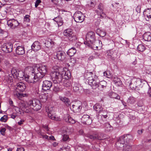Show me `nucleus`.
<instances>
[{"mask_svg": "<svg viewBox=\"0 0 151 151\" xmlns=\"http://www.w3.org/2000/svg\"><path fill=\"white\" fill-rule=\"evenodd\" d=\"M132 138V136L130 134L124 135L120 137L115 144V147L118 150H121L123 147V151H130L131 146L129 143Z\"/></svg>", "mask_w": 151, "mask_h": 151, "instance_id": "f257e3e1", "label": "nucleus"}, {"mask_svg": "<svg viewBox=\"0 0 151 151\" xmlns=\"http://www.w3.org/2000/svg\"><path fill=\"white\" fill-rule=\"evenodd\" d=\"M37 71H38L35 68L31 73H32V76H30L29 79L32 82H33V83H35L38 81L44 76V74L39 71L37 72Z\"/></svg>", "mask_w": 151, "mask_h": 151, "instance_id": "f03ea898", "label": "nucleus"}, {"mask_svg": "<svg viewBox=\"0 0 151 151\" xmlns=\"http://www.w3.org/2000/svg\"><path fill=\"white\" fill-rule=\"evenodd\" d=\"M86 41L84 42L85 44H88L89 45L92 44L93 47L98 48V47L95 44L96 42L95 33L94 32H88L86 35Z\"/></svg>", "mask_w": 151, "mask_h": 151, "instance_id": "7ed1b4c3", "label": "nucleus"}, {"mask_svg": "<svg viewBox=\"0 0 151 151\" xmlns=\"http://www.w3.org/2000/svg\"><path fill=\"white\" fill-rule=\"evenodd\" d=\"M87 137L92 140H102L108 138L106 135L103 133H96L87 135Z\"/></svg>", "mask_w": 151, "mask_h": 151, "instance_id": "20e7f679", "label": "nucleus"}, {"mask_svg": "<svg viewBox=\"0 0 151 151\" xmlns=\"http://www.w3.org/2000/svg\"><path fill=\"white\" fill-rule=\"evenodd\" d=\"M51 76L54 83H60L63 80L62 73L57 71L54 72L51 74Z\"/></svg>", "mask_w": 151, "mask_h": 151, "instance_id": "39448f33", "label": "nucleus"}, {"mask_svg": "<svg viewBox=\"0 0 151 151\" xmlns=\"http://www.w3.org/2000/svg\"><path fill=\"white\" fill-rule=\"evenodd\" d=\"M27 104L31 106H32L33 109L35 111L39 110L41 107L40 102L39 100L37 99L30 100L28 101Z\"/></svg>", "mask_w": 151, "mask_h": 151, "instance_id": "423d86ee", "label": "nucleus"}, {"mask_svg": "<svg viewBox=\"0 0 151 151\" xmlns=\"http://www.w3.org/2000/svg\"><path fill=\"white\" fill-rule=\"evenodd\" d=\"M13 45L11 42L4 43L1 47L2 50L6 53H9L12 52L13 50Z\"/></svg>", "mask_w": 151, "mask_h": 151, "instance_id": "0eeeda50", "label": "nucleus"}, {"mask_svg": "<svg viewBox=\"0 0 151 151\" xmlns=\"http://www.w3.org/2000/svg\"><path fill=\"white\" fill-rule=\"evenodd\" d=\"M73 18L75 21L77 22L81 23L84 20V16L80 11H77L74 14Z\"/></svg>", "mask_w": 151, "mask_h": 151, "instance_id": "6e6552de", "label": "nucleus"}, {"mask_svg": "<svg viewBox=\"0 0 151 151\" xmlns=\"http://www.w3.org/2000/svg\"><path fill=\"white\" fill-rule=\"evenodd\" d=\"M104 5L102 3H100L98 6L97 9L95 10L96 13L100 16L101 18H102L106 16V15L104 12Z\"/></svg>", "mask_w": 151, "mask_h": 151, "instance_id": "1a4fd4ad", "label": "nucleus"}, {"mask_svg": "<svg viewBox=\"0 0 151 151\" xmlns=\"http://www.w3.org/2000/svg\"><path fill=\"white\" fill-rule=\"evenodd\" d=\"M7 24L12 29H15L19 25V23L17 20L13 19L8 20Z\"/></svg>", "mask_w": 151, "mask_h": 151, "instance_id": "9d476101", "label": "nucleus"}, {"mask_svg": "<svg viewBox=\"0 0 151 151\" xmlns=\"http://www.w3.org/2000/svg\"><path fill=\"white\" fill-rule=\"evenodd\" d=\"M52 83L50 81L45 80L43 81L42 85V89L43 90L46 91L49 90L52 86Z\"/></svg>", "mask_w": 151, "mask_h": 151, "instance_id": "9b49d317", "label": "nucleus"}, {"mask_svg": "<svg viewBox=\"0 0 151 151\" xmlns=\"http://www.w3.org/2000/svg\"><path fill=\"white\" fill-rule=\"evenodd\" d=\"M81 120L83 123L86 125L91 124L92 122V120L89 115L87 114L84 115L82 117Z\"/></svg>", "mask_w": 151, "mask_h": 151, "instance_id": "f8f14e48", "label": "nucleus"}, {"mask_svg": "<svg viewBox=\"0 0 151 151\" xmlns=\"http://www.w3.org/2000/svg\"><path fill=\"white\" fill-rule=\"evenodd\" d=\"M100 113L101 114V116L98 118L99 121L101 123H102L106 121V119L107 117V112L106 111L103 110Z\"/></svg>", "mask_w": 151, "mask_h": 151, "instance_id": "ddd939ff", "label": "nucleus"}, {"mask_svg": "<svg viewBox=\"0 0 151 151\" xmlns=\"http://www.w3.org/2000/svg\"><path fill=\"white\" fill-rule=\"evenodd\" d=\"M81 103L79 102L72 106L73 110L74 112H79L82 108Z\"/></svg>", "mask_w": 151, "mask_h": 151, "instance_id": "4468645a", "label": "nucleus"}, {"mask_svg": "<svg viewBox=\"0 0 151 151\" xmlns=\"http://www.w3.org/2000/svg\"><path fill=\"white\" fill-rule=\"evenodd\" d=\"M40 43L38 41L35 42L31 46L32 49L34 51H37L41 48Z\"/></svg>", "mask_w": 151, "mask_h": 151, "instance_id": "2eb2a0df", "label": "nucleus"}, {"mask_svg": "<svg viewBox=\"0 0 151 151\" xmlns=\"http://www.w3.org/2000/svg\"><path fill=\"white\" fill-rule=\"evenodd\" d=\"M108 58L112 60H114L117 55L116 52L112 50H108L107 52Z\"/></svg>", "mask_w": 151, "mask_h": 151, "instance_id": "dca6fc26", "label": "nucleus"}, {"mask_svg": "<svg viewBox=\"0 0 151 151\" xmlns=\"http://www.w3.org/2000/svg\"><path fill=\"white\" fill-rule=\"evenodd\" d=\"M56 56L58 60L63 61L65 58L66 54L64 51H59L57 52Z\"/></svg>", "mask_w": 151, "mask_h": 151, "instance_id": "f3484780", "label": "nucleus"}, {"mask_svg": "<svg viewBox=\"0 0 151 151\" xmlns=\"http://www.w3.org/2000/svg\"><path fill=\"white\" fill-rule=\"evenodd\" d=\"M126 83L127 85H129L131 89L136 90L137 87V82L136 81L132 82L131 80H127L126 81Z\"/></svg>", "mask_w": 151, "mask_h": 151, "instance_id": "a211bd4d", "label": "nucleus"}, {"mask_svg": "<svg viewBox=\"0 0 151 151\" xmlns=\"http://www.w3.org/2000/svg\"><path fill=\"white\" fill-rule=\"evenodd\" d=\"M88 83L91 86L93 89H95L97 88H98L99 83L95 79H93L92 80H90Z\"/></svg>", "mask_w": 151, "mask_h": 151, "instance_id": "6ab92c4d", "label": "nucleus"}, {"mask_svg": "<svg viewBox=\"0 0 151 151\" xmlns=\"http://www.w3.org/2000/svg\"><path fill=\"white\" fill-rule=\"evenodd\" d=\"M16 52L19 55H22L25 53L24 47L23 46H19L16 49Z\"/></svg>", "mask_w": 151, "mask_h": 151, "instance_id": "aec40b11", "label": "nucleus"}, {"mask_svg": "<svg viewBox=\"0 0 151 151\" xmlns=\"http://www.w3.org/2000/svg\"><path fill=\"white\" fill-rule=\"evenodd\" d=\"M26 88L25 85L23 83L20 82L17 83V91H19L20 92H23Z\"/></svg>", "mask_w": 151, "mask_h": 151, "instance_id": "412c9836", "label": "nucleus"}, {"mask_svg": "<svg viewBox=\"0 0 151 151\" xmlns=\"http://www.w3.org/2000/svg\"><path fill=\"white\" fill-rule=\"evenodd\" d=\"M143 38L145 41H150L151 40V33L150 32L145 33L143 35Z\"/></svg>", "mask_w": 151, "mask_h": 151, "instance_id": "4be33fe9", "label": "nucleus"}, {"mask_svg": "<svg viewBox=\"0 0 151 151\" xmlns=\"http://www.w3.org/2000/svg\"><path fill=\"white\" fill-rule=\"evenodd\" d=\"M60 99L64 103V104L67 106H69L70 104L69 99L65 97H60Z\"/></svg>", "mask_w": 151, "mask_h": 151, "instance_id": "5701e85b", "label": "nucleus"}, {"mask_svg": "<svg viewBox=\"0 0 151 151\" xmlns=\"http://www.w3.org/2000/svg\"><path fill=\"white\" fill-rule=\"evenodd\" d=\"M53 20L57 23L59 26H61L63 24V22L62 18L60 16H58V17H55Z\"/></svg>", "mask_w": 151, "mask_h": 151, "instance_id": "b1692460", "label": "nucleus"}, {"mask_svg": "<svg viewBox=\"0 0 151 151\" xmlns=\"http://www.w3.org/2000/svg\"><path fill=\"white\" fill-rule=\"evenodd\" d=\"M93 109L97 111L98 112L100 113L103 110V108L102 105L99 104H96L93 106Z\"/></svg>", "mask_w": 151, "mask_h": 151, "instance_id": "393cba45", "label": "nucleus"}, {"mask_svg": "<svg viewBox=\"0 0 151 151\" xmlns=\"http://www.w3.org/2000/svg\"><path fill=\"white\" fill-rule=\"evenodd\" d=\"M36 69L38 71L40 72L41 73H42L44 74L47 71L46 65H42L38 68H37Z\"/></svg>", "mask_w": 151, "mask_h": 151, "instance_id": "a878e982", "label": "nucleus"}, {"mask_svg": "<svg viewBox=\"0 0 151 151\" xmlns=\"http://www.w3.org/2000/svg\"><path fill=\"white\" fill-rule=\"evenodd\" d=\"M73 33L72 30L71 29H68L65 30L63 32V34L64 36L67 37L68 38L71 36Z\"/></svg>", "mask_w": 151, "mask_h": 151, "instance_id": "bb28decb", "label": "nucleus"}, {"mask_svg": "<svg viewBox=\"0 0 151 151\" xmlns=\"http://www.w3.org/2000/svg\"><path fill=\"white\" fill-rule=\"evenodd\" d=\"M144 15L148 19L151 18V8H147L143 12Z\"/></svg>", "mask_w": 151, "mask_h": 151, "instance_id": "cd10ccee", "label": "nucleus"}, {"mask_svg": "<svg viewBox=\"0 0 151 151\" xmlns=\"http://www.w3.org/2000/svg\"><path fill=\"white\" fill-rule=\"evenodd\" d=\"M19 108L24 112L26 113H28L29 112V110L27 109V108L26 107L25 104L24 103H22L19 104Z\"/></svg>", "mask_w": 151, "mask_h": 151, "instance_id": "c85d7f7f", "label": "nucleus"}, {"mask_svg": "<svg viewBox=\"0 0 151 151\" xmlns=\"http://www.w3.org/2000/svg\"><path fill=\"white\" fill-rule=\"evenodd\" d=\"M76 52L75 48L73 47L69 49L67 52V54L70 56H73Z\"/></svg>", "mask_w": 151, "mask_h": 151, "instance_id": "c756f323", "label": "nucleus"}, {"mask_svg": "<svg viewBox=\"0 0 151 151\" xmlns=\"http://www.w3.org/2000/svg\"><path fill=\"white\" fill-rule=\"evenodd\" d=\"M63 86L66 87H68L70 86L71 85V83L70 81L68 79H63Z\"/></svg>", "mask_w": 151, "mask_h": 151, "instance_id": "7c9ffc66", "label": "nucleus"}, {"mask_svg": "<svg viewBox=\"0 0 151 151\" xmlns=\"http://www.w3.org/2000/svg\"><path fill=\"white\" fill-rule=\"evenodd\" d=\"M106 82L105 81H101L100 82L99 84L98 89L100 91H103L106 87Z\"/></svg>", "mask_w": 151, "mask_h": 151, "instance_id": "2f4dec72", "label": "nucleus"}, {"mask_svg": "<svg viewBox=\"0 0 151 151\" xmlns=\"http://www.w3.org/2000/svg\"><path fill=\"white\" fill-rule=\"evenodd\" d=\"M136 101V99L132 96H130L127 101V103L128 105L134 104Z\"/></svg>", "mask_w": 151, "mask_h": 151, "instance_id": "473e14b6", "label": "nucleus"}, {"mask_svg": "<svg viewBox=\"0 0 151 151\" xmlns=\"http://www.w3.org/2000/svg\"><path fill=\"white\" fill-rule=\"evenodd\" d=\"M62 75H64V79H68L71 77V73L69 70L66 71H63L62 73Z\"/></svg>", "mask_w": 151, "mask_h": 151, "instance_id": "72a5a7b5", "label": "nucleus"}, {"mask_svg": "<svg viewBox=\"0 0 151 151\" xmlns=\"http://www.w3.org/2000/svg\"><path fill=\"white\" fill-rule=\"evenodd\" d=\"M60 89V83H54L53 88V90L55 92H59Z\"/></svg>", "mask_w": 151, "mask_h": 151, "instance_id": "f704fd0d", "label": "nucleus"}, {"mask_svg": "<svg viewBox=\"0 0 151 151\" xmlns=\"http://www.w3.org/2000/svg\"><path fill=\"white\" fill-rule=\"evenodd\" d=\"M96 33L100 36L104 37L106 35V33L104 31L100 30L99 29H98L96 30Z\"/></svg>", "mask_w": 151, "mask_h": 151, "instance_id": "c9c22d12", "label": "nucleus"}, {"mask_svg": "<svg viewBox=\"0 0 151 151\" xmlns=\"http://www.w3.org/2000/svg\"><path fill=\"white\" fill-rule=\"evenodd\" d=\"M109 96L112 98L116 99H120V97L117 93L114 92H111L109 94Z\"/></svg>", "mask_w": 151, "mask_h": 151, "instance_id": "e433bc0d", "label": "nucleus"}, {"mask_svg": "<svg viewBox=\"0 0 151 151\" xmlns=\"http://www.w3.org/2000/svg\"><path fill=\"white\" fill-rule=\"evenodd\" d=\"M113 81L118 86H120L122 84V82L119 78L118 77H114Z\"/></svg>", "mask_w": 151, "mask_h": 151, "instance_id": "4c0bfd02", "label": "nucleus"}, {"mask_svg": "<svg viewBox=\"0 0 151 151\" xmlns=\"http://www.w3.org/2000/svg\"><path fill=\"white\" fill-rule=\"evenodd\" d=\"M32 76V73H31V74H30L29 75H28L27 74H25L24 73V78L25 79V81L28 82L29 83H33V82H32L29 79L30 77V76Z\"/></svg>", "mask_w": 151, "mask_h": 151, "instance_id": "58836bf2", "label": "nucleus"}, {"mask_svg": "<svg viewBox=\"0 0 151 151\" xmlns=\"http://www.w3.org/2000/svg\"><path fill=\"white\" fill-rule=\"evenodd\" d=\"M92 72L88 73L85 76L86 78L88 80V82L90 81V80H92L93 79L92 76Z\"/></svg>", "mask_w": 151, "mask_h": 151, "instance_id": "ea45409f", "label": "nucleus"}, {"mask_svg": "<svg viewBox=\"0 0 151 151\" xmlns=\"http://www.w3.org/2000/svg\"><path fill=\"white\" fill-rule=\"evenodd\" d=\"M145 49V46L142 44L139 45L137 47L138 50L140 52H143Z\"/></svg>", "mask_w": 151, "mask_h": 151, "instance_id": "a19ab883", "label": "nucleus"}, {"mask_svg": "<svg viewBox=\"0 0 151 151\" xmlns=\"http://www.w3.org/2000/svg\"><path fill=\"white\" fill-rule=\"evenodd\" d=\"M19 70H17L15 69H12L11 70V73L14 77H16L17 78Z\"/></svg>", "mask_w": 151, "mask_h": 151, "instance_id": "79ce46f5", "label": "nucleus"}, {"mask_svg": "<svg viewBox=\"0 0 151 151\" xmlns=\"http://www.w3.org/2000/svg\"><path fill=\"white\" fill-rule=\"evenodd\" d=\"M68 38L70 41L72 42L76 41L77 39L76 36L74 35L73 33H72V34L71 36L68 37Z\"/></svg>", "mask_w": 151, "mask_h": 151, "instance_id": "37998d69", "label": "nucleus"}, {"mask_svg": "<svg viewBox=\"0 0 151 151\" xmlns=\"http://www.w3.org/2000/svg\"><path fill=\"white\" fill-rule=\"evenodd\" d=\"M14 95L15 96L17 97L19 99H22V97L24 96V94L19 93V92L16 93L15 92L14 93Z\"/></svg>", "mask_w": 151, "mask_h": 151, "instance_id": "c03bdc74", "label": "nucleus"}, {"mask_svg": "<svg viewBox=\"0 0 151 151\" xmlns=\"http://www.w3.org/2000/svg\"><path fill=\"white\" fill-rule=\"evenodd\" d=\"M105 127L106 129V130L108 131H110L112 128L111 126L109 123H106L105 124Z\"/></svg>", "mask_w": 151, "mask_h": 151, "instance_id": "a18cd8bd", "label": "nucleus"}, {"mask_svg": "<svg viewBox=\"0 0 151 151\" xmlns=\"http://www.w3.org/2000/svg\"><path fill=\"white\" fill-rule=\"evenodd\" d=\"M24 75V73L22 71L19 70L17 78H23Z\"/></svg>", "mask_w": 151, "mask_h": 151, "instance_id": "49530a36", "label": "nucleus"}, {"mask_svg": "<svg viewBox=\"0 0 151 151\" xmlns=\"http://www.w3.org/2000/svg\"><path fill=\"white\" fill-rule=\"evenodd\" d=\"M78 85L77 83L74 84L73 86V89L75 92H77L78 91L79 89Z\"/></svg>", "mask_w": 151, "mask_h": 151, "instance_id": "de8ad7c7", "label": "nucleus"}, {"mask_svg": "<svg viewBox=\"0 0 151 151\" xmlns=\"http://www.w3.org/2000/svg\"><path fill=\"white\" fill-rule=\"evenodd\" d=\"M62 140L63 141H68L69 140V138L68 135L64 134L63 136Z\"/></svg>", "mask_w": 151, "mask_h": 151, "instance_id": "09e8293b", "label": "nucleus"}, {"mask_svg": "<svg viewBox=\"0 0 151 151\" xmlns=\"http://www.w3.org/2000/svg\"><path fill=\"white\" fill-rule=\"evenodd\" d=\"M52 112V111H51L50 112L49 111L48 112V116L49 118L52 119V120H55V117L52 115L51 114Z\"/></svg>", "mask_w": 151, "mask_h": 151, "instance_id": "8fccbe9b", "label": "nucleus"}, {"mask_svg": "<svg viewBox=\"0 0 151 151\" xmlns=\"http://www.w3.org/2000/svg\"><path fill=\"white\" fill-rule=\"evenodd\" d=\"M7 119V116L5 115L1 117L0 119V121L2 122H5L6 121Z\"/></svg>", "mask_w": 151, "mask_h": 151, "instance_id": "3c124183", "label": "nucleus"}, {"mask_svg": "<svg viewBox=\"0 0 151 151\" xmlns=\"http://www.w3.org/2000/svg\"><path fill=\"white\" fill-rule=\"evenodd\" d=\"M69 118V119L68 122L71 124H73L75 123L76 121L75 120L72 118L70 116Z\"/></svg>", "mask_w": 151, "mask_h": 151, "instance_id": "603ef678", "label": "nucleus"}, {"mask_svg": "<svg viewBox=\"0 0 151 151\" xmlns=\"http://www.w3.org/2000/svg\"><path fill=\"white\" fill-rule=\"evenodd\" d=\"M108 71H105L104 72V76L108 78H110L111 77V75L109 73L108 74Z\"/></svg>", "mask_w": 151, "mask_h": 151, "instance_id": "864d4df0", "label": "nucleus"}, {"mask_svg": "<svg viewBox=\"0 0 151 151\" xmlns=\"http://www.w3.org/2000/svg\"><path fill=\"white\" fill-rule=\"evenodd\" d=\"M70 116H69V115L68 114H66L65 115L64 117V119L65 120V122H68L69 119V118H70Z\"/></svg>", "mask_w": 151, "mask_h": 151, "instance_id": "5fc2aeb1", "label": "nucleus"}, {"mask_svg": "<svg viewBox=\"0 0 151 151\" xmlns=\"http://www.w3.org/2000/svg\"><path fill=\"white\" fill-rule=\"evenodd\" d=\"M29 16L28 15H25L24 18V21L27 22H28L29 21Z\"/></svg>", "mask_w": 151, "mask_h": 151, "instance_id": "6e6d98bb", "label": "nucleus"}, {"mask_svg": "<svg viewBox=\"0 0 151 151\" xmlns=\"http://www.w3.org/2000/svg\"><path fill=\"white\" fill-rule=\"evenodd\" d=\"M41 2L40 0H37L35 3V7H37L39 4Z\"/></svg>", "mask_w": 151, "mask_h": 151, "instance_id": "4d7b16f0", "label": "nucleus"}, {"mask_svg": "<svg viewBox=\"0 0 151 151\" xmlns=\"http://www.w3.org/2000/svg\"><path fill=\"white\" fill-rule=\"evenodd\" d=\"M6 130V129L4 127H3L0 129V132H1V133L3 135L4 134V133L5 132Z\"/></svg>", "mask_w": 151, "mask_h": 151, "instance_id": "13d9d810", "label": "nucleus"}, {"mask_svg": "<svg viewBox=\"0 0 151 151\" xmlns=\"http://www.w3.org/2000/svg\"><path fill=\"white\" fill-rule=\"evenodd\" d=\"M40 137H42L43 138H45L46 139H47L48 138V136L47 135H44L42 134H40Z\"/></svg>", "mask_w": 151, "mask_h": 151, "instance_id": "bf43d9fd", "label": "nucleus"}, {"mask_svg": "<svg viewBox=\"0 0 151 151\" xmlns=\"http://www.w3.org/2000/svg\"><path fill=\"white\" fill-rule=\"evenodd\" d=\"M141 7L140 6H139V5L137 6V7H136V11L138 13H140V12Z\"/></svg>", "mask_w": 151, "mask_h": 151, "instance_id": "052dcab7", "label": "nucleus"}, {"mask_svg": "<svg viewBox=\"0 0 151 151\" xmlns=\"http://www.w3.org/2000/svg\"><path fill=\"white\" fill-rule=\"evenodd\" d=\"M137 104L138 106H142L143 105V103L142 101H139L137 103Z\"/></svg>", "mask_w": 151, "mask_h": 151, "instance_id": "680f3d73", "label": "nucleus"}, {"mask_svg": "<svg viewBox=\"0 0 151 151\" xmlns=\"http://www.w3.org/2000/svg\"><path fill=\"white\" fill-rule=\"evenodd\" d=\"M24 122V120L23 119H21L18 122V124L19 125H21L23 124Z\"/></svg>", "mask_w": 151, "mask_h": 151, "instance_id": "e2e57ef3", "label": "nucleus"}, {"mask_svg": "<svg viewBox=\"0 0 151 151\" xmlns=\"http://www.w3.org/2000/svg\"><path fill=\"white\" fill-rule=\"evenodd\" d=\"M11 117L13 119H14L17 116V114L15 113H13L12 114L10 115Z\"/></svg>", "mask_w": 151, "mask_h": 151, "instance_id": "0e129e2a", "label": "nucleus"}, {"mask_svg": "<svg viewBox=\"0 0 151 151\" xmlns=\"http://www.w3.org/2000/svg\"><path fill=\"white\" fill-rule=\"evenodd\" d=\"M122 104H123V105L125 107V108L126 109H127L128 107L127 106L126 104V102H125L124 101H122Z\"/></svg>", "mask_w": 151, "mask_h": 151, "instance_id": "69168bd1", "label": "nucleus"}, {"mask_svg": "<svg viewBox=\"0 0 151 151\" xmlns=\"http://www.w3.org/2000/svg\"><path fill=\"white\" fill-rule=\"evenodd\" d=\"M24 150L23 147H21L20 148H18L17 151H24Z\"/></svg>", "mask_w": 151, "mask_h": 151, "instance_id": "338daca9", "label": "nucleus"}, {"mask_svg": "<svg viewBox=\"0 0 151 151\" xmlns=\"http://www.w3.org/2000/svg\"><path fill=\"white\" fill-rule=\"evenodd\" d=\"M147 94L149 95L150 97H151V88H150L148 90Z\"/></svg>", "mask_w": 151, "mask_h": 151, "instance_id": "774afa93", "label": "nucleus"}]
</instances>
